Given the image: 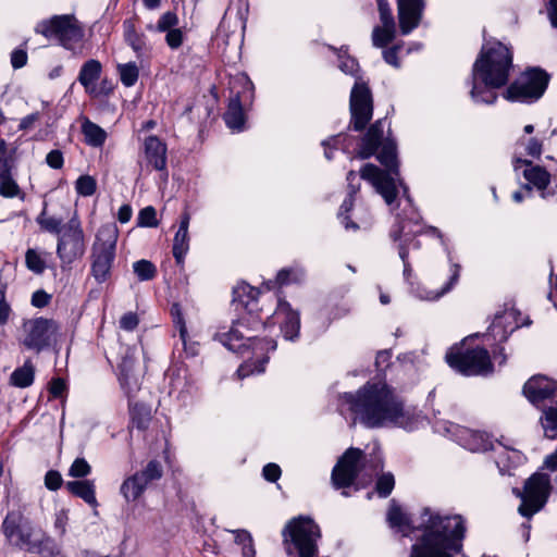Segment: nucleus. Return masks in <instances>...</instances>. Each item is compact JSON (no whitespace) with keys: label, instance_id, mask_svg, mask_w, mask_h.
Masks as SVG:
<instances>
[{"label":"nucleus","instance_id":"nucleus-1","mask_svg":"<svg viewBox=\"0 0 557 557\" xmlns=\"http://www.w3.org/2000/svg\"><path fill=\"white\" fill-rule=\"evenodd\" d=\"M343 404L367 428L397 425L404 429L414 428V414L404 408L400 398L383 382H368L355 394L345 393Z\"/></svg>","mask_w":557,"mask_h":557},{"label":"nucleus","instance_id":"nucleus-2","mask_svg":"<svg viewBox=\"0 0 557 557\" xmlns=\"http://www.w3.org/2000/svg\"><path fill=\"white\" fill-rule=\"evenodd\" d=\"M417 529L422 535L412 545L410 557H455L461 553L466 525L460 515L442 516L424 508Z\"/></svg>","mask_w":557,"mask_h":557},{"label":"nucleus","instance_id":"nucleus-3","mask_svg":"<svg viewBox=\"0 0 557 557\" xmlns=\"http://www.w3.org/2000/svg\"><path fill=\"white\" fill-rule=\"evenodd\" d=\"M511 67L512 53L508 47L499 41L483 45L472 69L471 99L476 103H494L496 89L508 83Z\"/></svg>","mask_w":557,"mask_h":557},{"label":"nucleus","instance_id":"nucleus-4","mask_svg":"<svg viewBox=\"0 0 557 557\" xmlns=\"http://www.w3.org/2000/svg\"><path fill=\"white\" fill-rule=\"evenodd\" d=\"M255 308L246 309V312L233 324L228 332L219 333L216 336L227 349L243 354L250 345L253 349L274 350L276 343L273 339H259L257 333L268 325L256 314Z\"/></svg>","mask_w":557,"mask_h":557},{"label":"nucleus","instance_id":"nucleus-5","mask_svg":"<svg viewBox=\"0 0 557 557\" xmlns=\"http://www.w3.org/2000/svg\"><path fill=\"white\" fill-rule=\"evenodd\" d=\"M377 160L386 168V172L368 163L361 169L360 176L375 188L386 205L392 206L398 195L396 181L393 177L399 174L396 146L391 141L383 144L377 153Z\"/></svg>","mask_w":557,"mask_h":557},{"label":"nucleus","instance_id":"nucleus-6","mask_svg":"<svg viewBox=\"0 0 557 557\" xmlns=\"http://www.w3.org/2000/svg\"><path fill=\"white\" fill-rule=\"evenodd\" d=\"M1 529L7 541L16 548L25 549L29 553H44L48 550L51 555L58 552L54 541L46 534H41L40 537L36 536L30 522L18 511L8 512Z\"/></svg>","mask_w":557,"mask_h":557},{"label":"nucleus","instance_id":"nucleus-7","mask_svg":"<svg viewBox=\"0 0 557 557\" xmlns=\"http://www.w3.org/2000/svg\"><path fill=\"white\" fill-rule=\"evenodd\" d=\"M283 546L287 557H315L321 536L318 524L310 518L292 519L283 529Z\"/></svg>","mask_w":557,"mask_h":557},{"label":"nucleus","instance_id":"nucleus-8","mask_svg":"<svg viewBox=\"0 0 557 557\" xmlns=\"http://www.w3.org/2000/svg\"><path fill=\"white\" fill-rule=\"evenodd\" d=\"M59 336V325L44 317L24 319L18 331V343L26 350L40 354L50 348Z\"/></svg>","mask_w":557,"mask_h":557},{"label":"nucleus","instance_id":"nucleus-9","mask_svg":"<svg viewBox=\"0 0 557 557\" xmlns=\"http://www.w3.org/2000/svg\"><path fill=\"white\" fill-rule=\"evenodd\" d=\"M117 236V228L113 224L102 225L97 232L91 248V273L98 282H104L110 275Z\"/></svg>","mask_w":557,"mask_h":557},{"label":"nucleus","instance_id":"nucleus-10","mask_svg":"<svg viewBox=\"0 0 557 557\" xmlns=\"http://www.w3.org/2000/svg\"><path fill=\"white\" fill-rule=\"evenodd\" d=\"M550 480L545 473L536 472L524 483L523 491L513 488V493L521 499L518 511L525 518L532 517L546 504L550 492Z\"/></svg>","mask_w":557,"mask_h":557},{"label":"nucleus","instance_id":"nucleus-11","mask_svg":"<svg viewBox=\"0 0 557 557\" xmlns=\"http://www.w3.org/2000/svg\"><path fill=\"white\" fill-rule=\"evenodd\" d=\"M36 33L46 38H54L66 49H71L83 37V30L73 15H54L36 25Z\"/></svg>","mask_w":557,"mask_h":557},{"label":"nucleus","instance_id":"nucleus-12","mask_svg":"<svg viewBox=\"0 0 557 557\" xmlns=\"http://www.w3.org/2000/svg\"><path fill=\"white\" fill-rule=\"evenodd\" d=\"M446 361L463 375H486L493 370L490 354L483 347L450 350L446 354Z\"/></svg>","mask_w":557,"mask_h":557},{"label":"nucleus","instance_id":"nucleus-13","mask_svg":"<svg viewBox=\"0 0 557 557\" xmlns=\"http://www.w3.org/2000/svg\"><path fill=\"white\" fill-rule=\"evenodd\" d=\"M548 75L540 69L524 72L505 91V98L511 101L530 102L541 98L548 85Z\"/></svg>","mask_w":557,"mask_h":557},{"label":"nucleus","instance_id":"nucleus-14","mask_svg":"<svg viewBox=\"0 0 557 557\" xmlns=\"http://www.w3.org/2000/svg\"><path fill=\"white\" fill-rule=\"evenodd\" d=\"M86 250L85 235L81 221L76 215L63 225L58 238L57 255L63 265H70L82 258Z\"/></svg>","mask_w":557,"mask_h":557},{"label":"nucleus","instance_id":"nucleus-15","mask_svg":"<svg viewBox=\"0 0 557 557\" xmlns=\"http://www.w3.org/2000/svg\"><path fill=\"white\" fill-rule=\"evenodd\" d=\"M162 473V465L151 460L141 471L126 478L121 484L120 492L126 502H134L141 496L151 482L159 480Z\"/></svg>","mask_w":557,"mask_h":557},{"label":"nucleus","instance_id":"nucleus-16","mask_svg":"<svg viewBox=\"0 0 557 557\" xmlns=\"http://www.w3.org/2000/svg\"><path fill=\"white\" fill-rule=\"evenodd\" d=\"M162 473V465L151 460L141 471L126 478L121 484L120 492L126 502H134L141 496L151 482L159 480Z\"/></svg>","mask_w":557,"mask_h":557},{"label":"nucleus","instance_id":"nucleus-17","mask_svg":"<svg viewBox=\"0 0 557 557\" xmlns=\"http://www.w3.org/2000/svg\"><path fill=\"white\" fill-rule=\"evenodd\" d=\"M162 473V465L151 460L141 471L126 478L121 484L120 492L126 502H134L141 496L151 482L159 480Z\"/></svg>","mask_w":557,"mask_h":557},{"label":"nucleus","instance_id":"nucleus-18","mask_svg":"<svg viewBox=\"0 0 557 557\" xmlns=\"http://www.w3.org/2000/svg\"><path fill=\"white\" fill-rule=\"evenodd\" d=\"M140 170H154L160 173L161 178L166 182L168 172V148L165 143L154 135H150L144 139L141 146V160L139 161Z\"/></svg>","mask_w":557,"mask_h":557},{"label":"nucleus","instance_id":"nucleus-19","mask_svg":"<svg viewBox=\"0 0 557 557\" xmlns=\"http://www.w3.org/2000/svg\"><path fill=\"white\" fill-rule=\"evenodd\" d=\"M351 123L355 131L363 129L373 114V101L370 88L357 79L350 92Z\"/></svg>","mask_w":557,"mask_h":557},{"label":"nucleus","instance_id":"nucleus-20","mask_svg":"<svg viewBox=\"0 0 557 557\" xmlns=\"http://www.w3.org/2000/svg\"><path fill=\"white\" fill-rule=\"evenodd\" d=\"M364 454L361 449L350 447L339 458L332 471V481L335 487H348L362 469Z\"/></svg>","mask_w":557,"mask_h":557},{"label":"nucleus","instance_id":"nucleus-21","mask_svg":"<svg viewBox=\"0 0 557 557\" xmlns=\"http://www.w3.org/2000/svg\"><path fill=\"white\" fill-rule=\"evenodd\" d=\"M523 394L537 408L557 405V382L535 375L524 384Z\"/></svg>","mask_w":557,"mask_h":557},{"label":"nucleus","instance_id":"nucleus-22","mask_svg":"<svg viewBox=\"0 0 557 557\" xmlns=\"http://www.w3.org/2000/svg\"><path fill=\"white\" fill-rule=\"evenodd\" d=\"M520 165L525 166L522 172L523 177L528 181L529 185H533L541 191V197L543 199L557 194V185L550 190H546L550 182V174L544 168L534 165L531 161L517 158L515 160V170H518Z\"/></svg>","mask_w":557,"mask_h":557},{"label":"nucleus","instance_id":"nucleus-23","mask_svg":"<svg viewBox=\"0 0 557 557\" xmlns=\"http://www.w3.org/2000/svg\"><path fill=\"white\" fill-rule=\"evenodd\" d=\"M424 0H397L399 29L403 35L410 34L421 22Z\"/></svg>","mask_w":557,"mask_h":557},{"label":"nucleus","instance_id":"nucleus-24","mask_svg":"<svg viewBox=\"0 0 557 557\" xmlns=\"http://www.w3.org/2000/svg\"><path fill=\"white\" fill-rule=\"evenodd\" d=\"M272 324L280 323L281 331L285 339L295 341L299 335L300 319L299 313L294 311L289 304L285 300H280L274 311Z\"/></svg>","mask_w":557,"mask_h":557},{"label":"nucleus","instance_id":"nucleus-25","mask_svg":"<svg viewBox=\"0 0 557 557\" xmlns=\"http://www.w3.org/2000/svg\"><path fill=\"white\" fill-rule=\"evenodd\" d=\"M120 384L128 398L133 397L140 388L139 376L135 373L134 352L127 350L120 366Z\"/></svg>","mask_w":557,"mask_h":557},{"label":"nucleus","instance_id":"nucleus-26","mask_svg":"<svg viewBox=\"0 0 557 557\" xmlns=\"http://www.w3.org/2000/svg\"><path fill=\"white\" fill-rule=\"evenodd\" d=\"M384 127L385 120H377L370 126L363 137L362 145L358 153L361 159H368L376 152L379 147L382 145Z\"/></svg>","mask_w":557,"mask_h":557},{"label":"nucleus","instance_id":"nucleus-27","mask_svg":"<svg viewBox=\"0 0 557 557\" xmlns=\"http://www.w3.org/2000/svg\"><path fill=\"white\" fill-rule=\"evenodd\" d=\"M101 70V63L95 59L86 61L81 67L77 79L90 96L100 94L96 87V82L100 78Z\"/></svg>","mask_w":557,"mask_h":557},{"label":"nucleus","instance_id":"nucleus-28","mask_svg":"<svg viewBox=\"0 0 557 557\" xmlns=\"http://www.w3.org/2000/svg\"><path fill=\"white\" fill-rule=\"evenodd\" d=\"M190 222V214L184 211L181 215L178 230L173 239V256L177 263L183 262L189 249L188 227Z\"/></svg>","mask_w":557,"mask_h":557},{"label":"nucleus","instance_id":"nucleus-29","mask_svg":"<svg viewBox=\"0 0 557 557\" xmlns=\"http://www.w3.org/2000/svg\"><path fill=\"white\" fill-rule=\"evenodd\" d=\"M357 180V174L355 171H349L347 173V182H348V196L346 197V199L343 201L341 208H339V212H338V216L342 219V223L345 225L346 228H354V230H357L358 228V225L354 222H349L348 221V216L345 215L346 213H348L352 207H354V196L357 194V191L359 190V185H355L354 182Z\"/></svg>","mask_w":557,"mask_h":557},{"label":"nucleus","instance_id":"nucleus-30","mask_svg":"<svg viewBox=\"0 0 557 557\" xmlns=\"http://www.w3.org/2000/svg\"><path fill=\"white\" fill-rule=\"evenodd\" d=\"M460 275V265L454 263L451 265V274L447 283H445L440 289H426L420 288L418 296L420 299L435 301L447 294L457 284Z\"/></svg>","mask_w":557,"mask_h":557},{"label":"nucleus","instance_id":"nucleus-31","mask_svg":"<svg viewBox=\"0 0 557 557\" xmlns=\"http://www.w3.org/2000/svg\"><path fill=\"white\" fill-rule=\"evenodd\" d=\"M65 487L73 495L82 498L85 503L96 507L98 505L95 495V484L89 480L69 481Z\"/></svg>","mask_w":557,"mask_h":557},{"label":"nucleus","instance_id":"nucleus-32","mask_svg":"<svg viewBox=\"0 0 557 557\" xmlns=\"http://www.w3.org/2000/svg\"><path fill=\"white\" fill-rule=\"evenodd\" d=\"M224 121L231 129L236 132L243 131L245 114L238 95L231 99L227 111L224 114Z\"/></svg>","mask_w":557,"mask_h":557},{"label":"nucleus","instance_id":"nucleus-33","mask_svg":"<svg viewBox=\"0 0 557 557\" xmlns=\"http://www.w3.org/2000/svg\"><path fill=\"white\" fill-rule=\"evenodd\" d=\"M259 292L247 283H239L233 288L234 302L245 310L256 308V300Z\"/></svg>","mask_w":557,"mask_h":557},{"label":"nucleus","instance_id":"nucleus-34","mask_svg":"<svg viewBox=\"0 0 557 557\" xmlns=\"http://www.w3.org/2000/svg\"><path fill=\"white\" fill-rule=\"evenodd\" d=\"M35 376V368L33 363L27 360L24 362V364L17 369H15L11 376L10 382L12 385L25 388L33 384Z\"/></svg>","mask_w":557,"mask_h":557},{"label":"nucleus","instance_id":"nucleus-35","mask_svg":"<svg viewBox=\"0 0 557 557\" xmlns=\"http://www.w3.org/2000/svg\"><path fill=\"white\" fill-rule=\"evenodd\" d=\"M543 411L541 423L547 438L557 437V405H549L540 408Z\"/></svg>","mask_w":557,"mask_h":557},{"label":"nucleus","instance_id":"nucleus-36","mask_svg":"<svg viewBox=\"0 0 557 557\" xmlns=\"http://www.w3.org/2000/svg\"><path fill=\"white\" fill-rule=\"evenodd\" d=\"M82 132L85 136L86 143L92 147L102 146L106 141V132L99 125L92 123L88 119L83 121Z\"/></svg>","mask_w":557,"mask_h":557},{"label":"nucleus","instance_id":"nucleus-37","mask_svg":"<svg viewBox=\"0 0 557 557\" xmlns=\"http://www.w3.org/2000/svg\"><path fill=\"white\" fill-rule=\"evenodd\" d=\"M0 195L4 198L18 197L24 200L25 195L21 191L17 183L11 175V170H1L0 172Z\"/></svg>","mask_w":557,"mask_h":557},{"label":"nucleus","instance_id":"nucleus-38","mask_svg":"<svg viewBox=\"0 0 557 557\" xmlns=\"http://www.w3.org/2000/svg\"><path fill=\"white\" fill-rule=\"evenodd\" d=\"M124 36L126 42L133 48L138 57L148 50L144 36L136 33L133 23L129 21L124 22Z\"/></svg>","mask_w":557,"mask_h":557},{"label":"nucleus","instance_id":"nucleus-39","mask_svg":"<svg viewBox=\"0 0 557 557\" xmlns=\"http://www.w3.org/2000/svg\"><path fill=\"white\" fill-rule=\"evenodd\" d=\"M372 44L376 48H384L396 37V26L377 25L372 30Z\"/></svg>","mask_w":557,"mask_h":557},{"label":"nucleus","instance_id":"nucleus-40","mask_svg":"<svg viewBox=\"0 0 557 557\" xmlns=\"http://www.w3.org/2000/svg\"><path fill=\"white\" fill-rule=\"evenodd\" d=\"M387 521L392 528H398L404 535H408L410 532V527L408 523L407 516L401 511V509L395 505L393 502L388 512H387Z\"/></svg>","mask_w":557,"mask_h":557},{"label":"nucleus","instance_id":"nucleus-41","mask_svg":"<svg viewBox=\"0 0 557 557\" xmlns=\"http://www.w3.org/2000/svg\"><path fill=\"white\" fill-rule=\"evenodd\" d=\"M36 221L42 230L52 234H58L59 236L61 235L63 230V220L61 218L47 215L46 209H44L37 216Z\"/></svg>","mask_w":557,"mask_h":557},{"label":"nucleus","instance_id":"nucleus-42","mask_svg":"<svg viewBox=\"0 0 557 557\" xmlns=\"http://www.w3.org/2000/svg\"><path fill=\"white\" fill-rule=\"evenodd\" d=\"M121 82L126 87H132L136 84L139 75L137 65L134 62L120 64L117 66Z\"/></svg>","mask_w":557,"mask_h":557},{"label":"nucleus","instance_id":"nucleus-43","mask_svg":"<svg viewBox=\"0 0 557 557\" xmlns=\"http://www.w3.org/2000/svg\"><path fill=\"white\" fill-rule=\"evenodd\" d=\"M133 270L139 281H150L157 274L154 264L146 259L134 262Z\"/></svg>","mask_w":557,"mask_h":557},{"label":"nucleus","instance_id":"nucleus-44","mask_svg":"<svg viewBox=\"0 0 557 557\" xmlns=\"http://www.w3.org/2000/svg\"><path fill=\"white\" fill-rule=\"evenodd\" d=\"M150 411L145 406L135 405L132 409V421L138 430H146L150 423Z\"/></svg>","mask_w":557,"mask_h":557},{"label":"nucleus","instance_id":"nucleus-45","mask_svg":"<svg viewBox=\"0 0 557 557\" xmlns=\"http://www.w3.org/2000/svg\"><path fill=\"white\" fill-rule=\"evenodd\" d=\"M178 25V17L174 12L168 11L158 20L156 26L150 25L149 28L159 33H165Z\"/></svg>","mask_w":557,"mask_h":557},{"label":"nucleus","instance_id":"nucleus-46","mask_svg":"<svg viewBox=\"0 0 557 557\" xmlns=\"http://www.w3.org/2000/svg\"><path fill=\"white\" fill-rule=\"evenodd\" d=\"M467 447L472 451H485L493 447L488 438L479 432H471Z\"/></svg>","mask_w":557,"mask_h":557},{"label":"nucleus","instance_id":"nucleus-47","mask_svg":"<svg viewBox=\"0 0 557 557\" xmlns=\"http://www.w3.org/2000/svg\"><path fill=\"white\" fill-rule=\"evenodd\" d=\"M159 224L157 220V211L153 207L148 206L141 209L137 216V225L141 227H157Z\"/></svg>","mask_w":557,"mask_h":557},{"label":"nucleus","instance_id":"nucleus-48","mask_svg":"<svg viewBox=\"0 0 557 557\" xmlns=\"http://www.w3.org/2000/svg\"><path fill=\"white\" fill-rule=\"evenodd\" d=\"M304 278V271L298 268L283 269L277 273L276 281L280 285L297 283Z\"/></svg>","mask_w":557,"mask_h":557},{"label":"nucleus","instance_id":"nucleus-49","mask_svg":"<svg viewBox=\"0 0 557 557\" xmlns=\"http://www.w3.org/2000/svg\"><path fill=\"white\" fill-rule=\"evenodd\" d=\"M395 486V479L391 472L383 473L377 478L375 490L381 497H387Z\"/></svg>","mask_w":557,"mask_h":557},{"label":"nucleus","instance_id":"nucleus-50","mask_svg":"<svg viewBox=\"0 0 557 557\" xmlns=\"http://www.w3.org/2000/svg\"><path fill=\"white\" fill-rule=\"evenodd\" d=\"M75 187L77 194L84 197H88L95 194L97 184L94 177L89 175H83L79 176L76 181Z\"/></svg>","mask_w":557,"mask_h":557},{"label":"nucleus","instance_id":"nucleus-51","mask_svg":"<svg viewBox=\"0 0 557 557\" xmlns=\"http://www.w3.org/2000/svg\"><path fill=\"white\" fill-rule=\"evenodd\" d=\"M171 313L173 315V322L175 326L178 329L180 337L183 342L184 347L186 348L187 345V327L183 318V314L181 312V308L177 304L173 305L171 308Z\"/></svg>","mask_w":557,"mask_h":557},{"label":"nucleus","instance_id":"nucleus-52","mask_svg":"<svg viewBox=\"0 0 557 557\" xmlns=\"http://www.w3.org/2000/svg\"><path fill=\"white\" fill-rule=\"evenodd\" d=\"M25 261L27 268L37 273L40 274L45 270V261L41 259L39 253L34 249H28L25 255Z\"/></svg>","mask_w":557,"mask_h":557},{"label":"nucleus","instance_id":"nucleus-53","mask_svg":"<svg viewBox=\"0 0 557 557\" xmlns=\"http://www.w3.org/2000/svg\"><path fill=\"white\" fill-rule=\"evenodd\" d=\"M269 358L263 357L258 363H251L249 361L242 364L237 370V375L243 379L255 372L261 373L264 371V364L268 362Z\"/></svg>","mask_w":557,"mask_h":557},{"label":"nucleus","instance_id":"nucleus-54","mask_svg":"<svg viewBox=\"0 0 557 557\" xmlns=\"http://www.w3.org/2000/svg\"><path fill=\"white\" fill-rule=\"evenodd\" d=\"M380 22L383 25L396 26V22L387 0H376Z\"/></svg>","mask_w":557,"mask_h":557},{"label":"nucleus","instance_id":"nucleus-55","mask_svg":"<svg viewBox=\"0 0 557 557\" xmlns=\"http://www.w3.org/2000/svg\"><path fill=\"white\" fill-rule=\"evenodd\" d=\"M91 471V467L84 458H76L69 470V475L72 478H85Z\"/></svg>","mask_w":557,"mask_h":557},{"label":"nucleus","instance_id":"nucleus-56","mask_svg":"<svg viewBox=\"0 0 557 557\" xmlns=\"http://www.w3.org/2000/svg\"><path fill=\"white\" fill-rule=\"evenodd\" d=\"M62 476L59 471L50 470L45 475V485L50 491H57L62 485Z\"/></svg>","mask_w":557,"mask_h":557},{"label":"nucleus","instance_id":"nucleus-57","mask_svg":"<svg viewBox=\"0 0 557 557\" xmlns=\"http://www.w3.org/2000/svg\"><path fill=\"white\" fill-rule=\"evenodd\" d=\"M165 33V41L170 48L176 49L183 44V33L180 28L175 27Z\"/></svg>","mask_w":557,"mask_h":557},{"label":"nucleus","instance_id":"nucleus-58","mask_svg":"<svg viewBox=\"0 0 557 557\" xmlns=\"http://www.w3.org/2000/svg\"><path fill=\"white\" fill-rule=\"evenodd\" d=\"M139 323V319L136 313L127 312L122 315L120 320V327L125 331H134Z\"/></svg>","mask_w":557,"mask_h":557},{"label":"nucleus","instance_id":"nucleus-59","mask_svg":"<svg viewBox=\"0 0 557 557\" xmlns=\"http://www.w3.org/2000/svg\"><path fill=\"white\" fill-rule=\"evenodd\" d=\"M342 72L355 75L358 70V63L354 58L339 55V65Z\"/></svg>","mask_w":557,"mask_h":557},{"label":"nucleus","instance_id":"nucleus-60","mask_svg":"<svg viewBox=\"0 0 557 557\" xmlns=\"http://www.w3.org/2000/svg\"><path fill=\"white\" fill-rule=\"evenodd\" d=\"M11 313V307L5 300L4 287H0V324L8 322Z\"/></svg>","mask_w":557,"mask_h":557},{"label":"nucleus","instance_id":"nucleus-61","mask_svg":"<svg viewBox=\"0 0 557 557\" xmlns=\"http://www.w3.org/2000/svg\"><path fill=\"white\" fill-rule=\"evenodd\" d=\"M63 154L60 150H51L46 157L47 164L55 170L63 166Z\"/></svg>","mask_w":557,"mask_h":557},{"label":"nucleus","instance_id":"nucleus-62","mask_svg":"<svg viewBox=\"0 0 557 557\" xmlns=\"http://www.w3.org/2000/svg\"><path fill=\"white\" fill-rule=\"evenodd\" d=\"M262 474L267 481L275 482L281 476V468L276 463H268L263 467Z\"/></svg>","mask_w":557,"mask_h":557},{"label":"nucleus","instance_id":"nucleus-63","mask_svg":"<svg viewBox=\"0 0 557 557\" xmlns=\"http://www.w3.org/2000/svg\"><path fill=\"white\" fill-rule=\"evenodd\" d=\"M27 63V53L16 49L11 53V64L14 69H21Z\"/></svg>","mask_w":557,"mask_h":557},{"label":"nucleus","instance_id":"nucleus-64","mask_svg":"<svg viewBox=\"0 0 557 557\" xmlns=\"http://www.w3.org/2000/svg\"><path fill=\"white\" fill-rule=\"evenodd\" d=\"M398 49L399 48L397 46H394V47L383 51L384 61L395 67L399 66V61H398V57H397Z\"/></svg>","mask_w":557,"mask_h":557}]
</instances>
